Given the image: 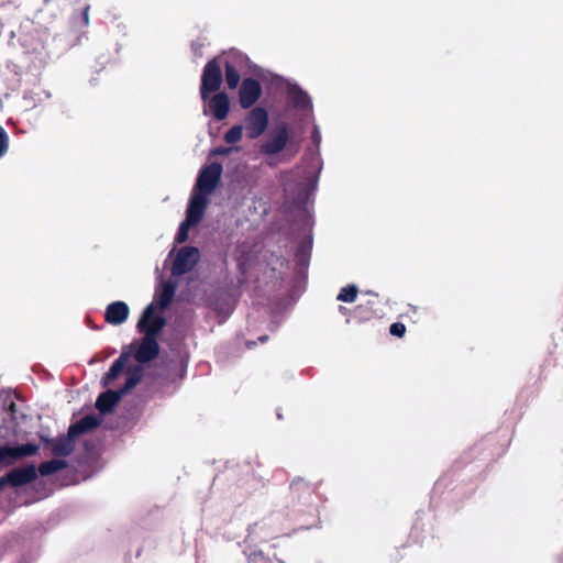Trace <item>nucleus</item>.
<instances>
[{
  "label": "nucleus",
  "mask_w": 563,
  "mask_h": 563,
  "mask_svg": "<svg viewBox=\"0 0 563 563\" xmlns=\"http://www.w3.org/2000/svg\"><path fill=\"white\" fill-rule=\"evenodd\" d=\"M125 384L119 390H107L101 393L96 400V408L101 413L111 412L115 405L120 401L121 397L134 388L142 378V368H129Z\"/></svg>",
  "instance_id": "f257e3e1"
},
{
  "label": "nucleus",
  "mask_w": 563,
  "mask_h": 563,
  "mask_svg": "<svg viewBox=\"0 0 563 563\" xmlns=\"http://www.w3.org/2000/svg\"><path fill=\"white\" fill-rule=\"evenodd\" d=\"M223 75L218 58L210 59L203 67L200 82V97L207 101L210 93L218 92Z\"/></svg>",
  "instance_id": "f03ea898"
},
{
  "label": "nucleus",
  "mask_w": 563,
  "mask_h": 563,
  "mask_svg": "<svg viewBox=\"0 0 563 563\" xmlns=\"http://www.w3.org/2000/svg\"><path fill=\"white\" fill-rule=\"evenodd\" d=\"M223 167L220 163H211L202 167L197 177L195 189L202 195H211L218 187Z\"/></svg>",
  "instance_id": "7ed1b4c3"
},
{
  "label": "nucleus",
  "mask_w": 563,
  "mask_h": 563,
  "mask_svg": "<svg viewBox=\"0 0 563 563\" xmlns=\"http://www.w3.org/2000/svg\"><path fill=\"white\" fill-rule=\"evenodd\" d=\"M291 131L287 123L282 122L275 126L269 134V137L260 146V152L263 155H276L284 151L290 140Z\"/></svg>",
  "instance_id": "20e7f679"
},
{
  "label": "nucleus",
  "mask_w": 563,
  "mask_h": 563,
  "mask_svg": "<svg viewBox=\"0 0 563 563\" xmlns=\"http://www.w3.org/2000/svg\"><path fill=\"white\" fill-rule=\"evenodd\" d=\"M269 122L268 112L263 107L252 108L244 117L243 129L250 140L261 136L267 129Z\"/></svg>",
  "instance_id": "39448f33"
},
{
  "label": "nucleus",
  "mask_w": 563,
  "mask_h": 563,
  "mask_svg": "<svg viewBox=\"0 0 563 563\" xmlns=\"http://www.w3.org/2000/svg\"><path fill=\"white\" fill-rule=\"evenodd\" d=\"M199 260L200 252L196 246L180 247L172 265V275L181 276L189 273L198 264Z\"/></svg>",
  "instance_id": "423d86ee"
},
{
  "label": "nucleus",
  "mask_w": 563,
  "mask_h": 563,
  "mask_svg": "<svg viewBox=\"0 0 563 563\" xmlns=\"http://www.w3.org/2000/svg\"><path fill=\"white\" fill-rule=\"evenodd\" d=\"M155 309V305L150 303L139 319L136 328L139 332L144 335H147L153 331V338H158L166 325V320L164 317L156 314Z\"/></svg>",
  "instance_id": "0eeeda50"
},
{
  "label": "nucleus",
  "mask_w": 563,
  "mask_h": 563,
  "mask_svg": "<svg viewBox=\"0 0 563 563\" xmlns=\"http://www.w3.org/2000/svg\"><path fill=\"white\" fill-rule=\"evenodd\" d=\"M37 477V471L33 464L15 467L0 477L1 490L5 486L20 487L32 483Z\"/></svg>",
  "instance_id": "6e6552de"
},
{
  "label": "nucleus",
  "mask_w": 563,
  "mask_h": 563,
  "mask_svg": "<svg viewBox=\"0 0 563 563\" xmlns=\"http://www.w3.org/2000/svg\"><path fill=\"white\" fill-rule=\"evenodd\" d=\"M262 96V86L255 78L249 77L242 80L239 90V102L241 108L250 109Z\"/></svg>",
  "instance_id": "1a4fd4ad"
},
{
  "label": "nucleus",
  "mask_w": 563,
  "mask_h": 563,
  "mask_svg": "<svg viewBox=\"0 0 563 563\" xmlns=\"http://www.w3.org/2000/svg\"><path fill=\"white\" fill-rule=\"evenodd\" d=\"M247 57L242 54H232L224 60V75L228 88L233 90L239 86L240 70Z\"/></svg>",
  "instance_id": "9d476101"
},
{
  "label": "nucleus",
  "mask_w": 563,
  "mask_h": 563,
  "mask_svg": "<svg viewBox=\"0 0 563 563\" xmlns=\"http://www.w3.org/2000/svg\"><path fill=\"white\" fill-rule=\"evenodd\" d=\"M154 332L144 335L137 350L134 353V358L139 363H147L155 360L159 353V344L157 338H153Z\"/></svg>",
  "instance_id": "9b49d317"
},
{
  "label": "nucleus",
  "mask_w": 563,
  "mask_h": 563,
  "mask_svg": "<svg viewBox=\"0 0 563 563\" xmlns=\"http://www.w3.org/2000/svg\"><path fill=\"white\" fill-rule=\"evenodd\" d=\"M74 439L70 438L68 431L66 435H60L56 439L42 438V443L51 449L53 455L65 457L75 449Z\"/></svg>",
  "instance_id": "f8f14e48"
},
{
  "label": "nucleus",
  "mask_w": 563,
  "mask_h": 563,
  "mask_svg": "<svg viewBox=\"0 0 563 563\" xmlns=\"http://www.w3.org/2000/svg\"><path fill=\"white\" fill-rule=\"evenodd\" d=\"M38 446L32 443H25L16 446H0V463L4 461H15L25 456L36 454Z\"/></svg>",
  "instance_id": "ddd939ff"
},
{
  "label": "nucleus",
  "mask_w": 563,
  "mask_h": 563,
  "mask_svg": "<svg viewBox=\"0 0 563 563\" xmlns=\"http://www.w3.org/2000/svg\"><path fill=\"white\" fill-rule=\"evenodd\" d=\"M207 100L209 111L217 121H222L228 117L230 111V99L225 92L218 91Z\"/></svg>",
  "instance_id": "4468645a"
},
{
  "label": "nucleus",
  "mask_w": 563,
  "mask_h": 563,
  "mask_svg": "<svg viewBox=\"0 0 563 563\" xmlns=\"http://www.w3.org/2000/svg\"><path fill=\"white\" fill-rule=\"evenodd\" d=\"M207 205L208 196L195 192L189 200L186 219L191 223L198 224L203 217Z\"/></svg>",
  "instance_id": "2eb2a0df"
},
{
  "label": "nucleus",
  "mask_w": 563,
  "mask_h": 563,
  "mask_svg": "<svg viewBox=\"0 0 563 563\" xmlns=\"http://www.w3.org/2000/svg\"><path fill=\"white\" fill-rule=\"evenodd\" d=\"M129 313V306L124 301H114L108 305L104 313V320L109 324L118 325L128 319Z\"/></svg>",
  "instance_id": "dca6fc26"
},
{
  "label": "nucleus",
  "mask_w": 563,
  "mask_h": 563,
  "mask_svg": "<svg viewBox=\"0 0 563 563\" xmlns=\"http://www.w3.org/2000/svg\"><path fill=\"white\" fill-rule=\"evenodd\" d=\"M100 424V420L93 415H87L68 428L70 438H77L96 429Z\"/></svg>",
  "instance_id": "f3484780"
},
{
  "label": "nucleus",
  "mask_w": 563,
  "mask_h": 563,
  "mask_svg": "<svg viewBox=\"0 0 563 563\" xmlns=\"http://www.w3.org/2000/svg\"><path fill=\"white\" fill-rule=\"evenodd\" d=\"M249 563H285L278 556L276 547H268L266 550H254L247 555Z\"/></svg>",
  "instance_id": "a211bd4d"
},
{
  "label": "nucleus",
  "mask_w": 563,
  "mask_h": 563,
  "mask_svg": "<svg viewBox=\"0 0 563 563\" xmlns=\"http://www.w3.org/2000/svg\"><path fill=\"white\" fill-rule=\"evenodd\" d=\"M313 493L311 484L305 482L302 478H296L290 484V495L292 500L300 501L302 498L308 499Z\"/></svg>",
  "instance_id": "6ab92c4d"
},
{
  "label": "nucleus",
  "mask_w": 563,
  "mask_h": 563,
  "mask_svg": "<svg viewBox=\"0 0 563 563\" xmlns=\"http://www.w3.org/2000/svg\"><path fill=\"white\" fill-rule=\"evenodd\" d=\"M376 317V312L373 309V307L368 303L366 305H357L352 310L350 318L346 319V322L350 323L351 321L357 322V323H364L367 322Z\"/></svg>",
  "instance_id": "aec40b11"
},
{
  "label": "nucleus",
  "mask_w": 563,
  "mask_h": 563,
  "mask_svg": "<svg viewBox=\"0 0 563 563\" xmlns=\"http://www.w3.org/2000/svg\"><path fill=\"white\" fill-rule=\"evenodd\" d=\"M289 102L300 109H306L311 104L310 97L298 87L290 88L288 91Z\"/></svg>",
  "instance_id": "412c9836"
},
{
  "label": "nucleus",
  "mask_w": 563,
  "mask_h": 563,
  "mask_svg": "<svg viewBox=\"0 0 563 563\" xmlns=\"http://www.w3.org/2000/svg\"><path fill=\"white\" fill-rule=\"evenodd\" d=\"M128 361V354L122 353L110 366V369L108 373H106L103 377V384L108 385L112 383L117 377L120 375V373L124 369L125 364Z\"/></svg>",
  "instance_id": "4be33fe9"
},
{
  "label": "nucleus",
  "mask_w": 563,
  "mask_h": 563,
  "mask_svg": "<svg viewBox=\"0 0 563 563\" xmlns=\"http://www.w3.org/2000/svg\"><path fill=\"white\" fill-rule=\"evenodd\" d=\"M65 467H67V462L65 460L53 459L49 461L42 462L38 466L37 472L42 476H48Z\"/></svg>",
  "instance_id": "5701e85b"
},
{
  "label": "nucleus",
  "mask_w": 563,
  "mask_h": 563,
  "mask_svg": "<svg viewBox=\"0 0 563 563\" xmlns=\"http://www.w3.org/2000/svg\"><path fill=\"white\" fill-rule=\"evenodd\" d=\"M175 295V285L170 282H167L163 285L162 291L157 296V303L161 309L167 308Z\"/></svg>",
  "instance_id": "b1692460"
},
{
  "label": "nucleus",
  "mask_w": 563,
  "mask_h": 563,
  "mask_svg": "<svg viewBox=\"0 0 563 563\" xmlns=\"http://www.w3.org/2000/svg\"><path fill=\"white\" fill-rule=\"evenodd\" d=\"M310 251H311V243L310 242H303L301 243L296 253H295V261L297 266L299 267H307L310 261Z\"/></svg>",
  "instance_id": "393cba45"
},
{
  "label": "nucleus",
  "mask_w": 563,
  "mask_h": 563,
  "mask_svg": "<svg viewBox=\"0 0 563 563\" xmlns=\"http://www.w3.org/2000/svg\"><path fill=\"white\" fill-rule=\"evenodd\" d=\"M358 294V288L355 285H347L341 288L336 296V300L343 302H354Z\"/></svg>",
  "instance_id": "a878e982"
},
{
  "label": "nucleus",
  "mask_w": 563,
  "mask_h": 563,
  "mask_svg": "<svg viewBox=\"0 0 563 563\" xmlns=\"http://www.w3.org/2000/svg\"><path fill=\"white\" fill-rule=\"evenodd\" d=\"M243 134V125L235 124L224 133L223 140L228 144H235L241 141Z\"/></svg>",
  "instance_id": "bb28decb"
},
{
  "label": "nucleus",
  "mask_w": 563,
  "mask_h": 563,
  "mask_svg": "<svg viewBox=\"0 0 563 563\" xmlns=\"http://www.w3.org/2000/svg\"><path fill=\"white\" fill-rule=\"evenodd\" d=\"M196 225L195 223H191L189 220L185 219L178 228L175 242L176 243H184L188 239V232L190 227Z\"/></svg>",
  "instance_id": "cd10ccee"
},
{
  "label": "nucleus",
  "mask_w": 563,
  "mask_h": 563,
  "mask_svg": "<svg viewBox=\"0 0 563 563\" xmlns=\"http://www.w3.org/2000/svg\"><path fill=\"white\" fill-rule=\"evenodd\" d=\"M389 332L391 335L402 338L406 333V325L401 322H394L389 328Z\"/></svg>",
  "instance_id": "c85d7f7f"
},
{
  "label": "nucleus",
  "mask_w": 563,
  "mask_h": 563,
  "mask_svg": "<svg viewBox=\"0 0 563 563\" xmlns=\"http://www.w3.org/2000/svg\"><path fill=\"white\" fill-rule=\"evenodd\" d=\"M8 151V134L4 129L0 125V157L3 156Z\"/></svg>",
  "instance_id": "c756f323"
},
{
  "label": "nucleus",
  "mask_w": 563,
  "mask_h": 563,
  "mask_svg": "<svg viewBox=\"0 0 563 563\" xmlns=\"http://www.w3.org/2000/svg\"><path fill=\"white\" fill-rule=\"evenodd\" d=\"M233 151H240V147H223V146H219V147L213 150L212 154L221 155V156H228Z\"/></svg>",
  "instance_id": "7c9ffc66"
},
{
  "label": "nucleus",
  "mask_w": 563,
  "mask_h": 563,
  "mask_svg": "<svg viewBox=\"0 0 563 563\" xmlns=\"http://www.w3.org/2000/svg\"><path fill=\"white\" fill-rule=\"evenodd\" d=\"M89 10L90 5H86L82 10V20L85 25H88L89 23Z\"/></svg>",
  "instance_id": "2f4dec72"
},
{
  "label": "nucleus",
  "mask_w": 563,
  "mask_h": 563,
  "mask_svg": "<svg viewBox=\"0 0 563 563\" xmlns=\"http://www.w3.org/2000/svg\"><path fill=\"white\" fill-rule=\"evenodd\" d=\"M311 137L313 143L318 144L320 142V133L317 128L313 129Z\"/></svg>",
  "instance_id": "473e14b6"
},
{
  "label": "nucleus",
  "mask_w": 563,
  "mask_h": 563,
  "mask_svg": "<svg viewBox=\"0 0 563 563\" xmlns=\"http://www.w3.org/2000/svg\"><path fill=\"white\" fill-rule=\"evenodd\" d=\"M191 47L196 55L201 56L202 44L192 43Z\"/></svg>",
  "instance_id": "72a5a7b5"
},
{
  "label": "nucleus",
  "mask_w": 563,
  "mask_h": 563,
  "mask_svg": "<svg viewBox=\"0 0 563 563\" xmlns=\"http://www.w3.org/2000/svg\"><path fill=\"white\" fill-rule=\"evenodd\" d=\"M339 311L342 313V314H347L350 311L349 308L344 307V306H339Z\"/></svg>",
  "instance_id": "f704fd0d"
},
{
  "label": "nucleus",
  "mask_w": 563,
  "mask_h": 563,
  "mask_svg": "<svg viewBox=\"0 0 563 563\" xmlns=\"http://www.w3.org/2000/svg\"><path fill=\"white\" fill-rule=\"evenodd\" d=\"M268 336L267 335H263V336H260V341L261 342H265L267 341Z\"/></svg>",
  "instance_id": "c9c22d12"
},
{
  "label": "nucleus",
  "mask_w": 563,
  "mask_h": 563,
  "mask_svg": "<svg viewBox=\"0 0 563 563\" xmlns=\"http://www.w3.org/2000/svg\"><path fill=\"white\" fill-rule=\"evenodd\" d=\"M14 407H15L14 402H13V401H11L10 409H11L12 411H14Z\"/></svg>",
  "instance_id": "e433bc0d"
},
{
  "label": "nucleus",
  "mask_w": 563,
  "mask_h": 563,
  "mask_svg": "<svg viewBox=\"0 0 563 563\" xmlns=\"http://www.w3.org/2000/svg\"><path fill=\"white\" fill-rule=\"evenodd\" d=\"M51 0H44L45 3H48Z\"/></svg>",
  "instance_id": "4c0bfd02"
}]
</instances>
